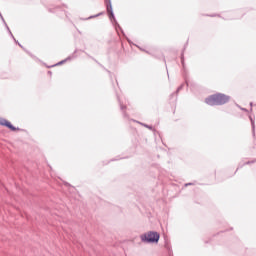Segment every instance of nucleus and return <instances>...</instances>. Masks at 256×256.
I'll use <instances>...</instances> for the list:
<instances>
[{"label":"nucleus","instance_id":"f257e3e1","mask_svg":"<svg viewBox=\"0 0 256 256\" xmlns=\"http://www.w3.org/2000/svg\"><path fill=\"white\" fill-rule=\"evenodd\" d=\"M229 101V97L224 94H214L205 99V103L210 106L225 105Z\"/></svg>","mask_w":256,"mask_h":256},{"label":"nucleus","instance_id":"7ed1b4c3","mask_svg":"<svg viewBox=\"0 0 256 256\" xmlns=\"http://www.w3.org/2000/svg\"><path fill=\"white\" fill-rule=\"evenodd\" d=\"M0 125L4 127H8L11 131H17V128H15L13 125H11V122L6 120L5 118H0Z\"/></svg>","mask_w":256,"mask_h":256},{"label":"nucleus","instance_id":"f03ea898","mask_svg":"<svg viewBox=\"0 0 256 256\" xmlns=\"http://www.w3.org/2000/svg\"><path fill=\"white\" fill-rule=\"evenodd\" d=\"M159 233L157 232H148L141 236V240L146 243H159Z\"/></svg>","mask_w":256,"mask_h":256}]
</instances>
